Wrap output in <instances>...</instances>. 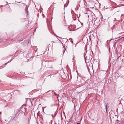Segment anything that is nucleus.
I'll return each instance as SVG.
<instances>
[{
    "label": "nucleus",
    "mask_w": 124,
    "mask_h": 124,
    "mask_svg": "<svg viewBox=\"0 0 124 124\" xmlns=\"http://www.w3.org/2000/svg\"><path fill=\"white\" fill-rule=\"evenodd\" d=\"M87 79L85 77H82V78L80 77H77V80L79 83H83Z\"/></svg>",
    "instance_id": "f257e3e1"
},
{
    "label": "nucleus",
    "mask_w": 124,
    "mask_h": 124,
    "mask_svg": "<svg viewBox=\"0 0 124 124\" xmlns=\"http://www.w3.org/2000/svg\"><path fill=\"white\" fill-rule=\"evenodd\" d=\"M90 58H89V56H86V58H85V61L86 63L88 62L87 61L90 60Z\"/></svg>",
    "instance_id": "f03ea898"
},
{
    "label": "nucleus",
    "mask_w": 124,
    "mask_h": 124,
    "mask_svg": "<svg viewBox=\"0 0 124 124\" xmlns=\"http://www.w3.org/2000/svg\"><path fill=\"white\" fill-rule=\"evenodd\" d=\"M62 41L63 43H66L68 41V39L65 38H63L62 39Z\"/></svg>",
    "instance_id": "7ed1b4c3"
},
{
    "label": "nucleus",
    "mask_w": 124,
    "mask_h": 124,
    "mask_svg": "<svg viewBox=\"0 0 124 124\" xmlns=\"http://www.w3.org/2000/svg\"><path fill=\"white\" fill-rule=\"evenodd\" d=\"M87 63H86V64H87V66L88 68L89 65V66L90 67H91L92 66V63H91V62H89V61H88V62H87Z\"/></svg>",
    "instance_id": "20e7f679"
},
{
    "label": "nucleus",
    "mask_w": 124,
    "mask_h": 124,
    "mask_svg": "<svg viewBox=\"0 0 124 124\" xmlns=\"http://www.w3.org/2000/svg\"><path fill=\"white\" fill-rule=\"evenodd\" d=\"M26 107V105L25 104H24L21 106V107L19 108V109H20L23 108H24V109H25Z\"/></svg>",
    "instance_id": "39448f33"
},
{
    "label": "nucleus",
    "mask_w": 124,
    "mask_h": 124,
    "mask_svg": "<svg viewBox=\"0 0 124 124\" xmlns=\"http://www.w3.org/2000/svg\"><path fill=\"white\" fill-rule=\"evenodd\" d=\"M106 111L107 113L108 112V105H106Z\"/></svg>",
    "instance_id": "423d86ee"
},
{
    "label": "nucleus",
    "mask_w": 124,
    "mask_h": 124,
    "mask_svg": "<svg viewBox=\"0 0 124 124\" xmlns=\"http://www.w3.org/2000/svg\"><path fill=\"white\" fill-rule=\"evenodd\" d=\"M26 12H27V15H28V10H27V9H26Z\"/></svg>",
    "instance_id": "0eeeda50"
},
{
    "label": "nucleus",
    "mask_w": 124,
    "mask_h": 124,
    "mask_svg": "<svg viewBox=\"0 0 124 124\" xmlns=\"http://www.w3.org/2000/svg\"><path fill=\"white\" fill-rule=\"evenodd\" d=\"M42 16H43V17L44 18V15L43 14H42Z\"/></svg>",
    "instance_id": "6e6552de"
},
{
    "label": "nucleus",
    "mask_w": 124,
    "mask_h": 124,
    "mask_svg": "<svg viewBox=\"0 0 124 124\" xmlns=\"http://www.w3.org/2000/svg\"><path fill=\"white\" fill-rule=\"evenodd\" d=\"M76 124H80V123H77Z\"/></svg>",
    "instance_id": "1a4fd4ad"
},
{
    "label": "nucleus",
    "mask_w": 124,
    "mask_h": 124,
    "mask_svg": "<svg viewBox=\"0 0 124 124\" xmlns=\"http://www.w3.org/2000/svg\"><path fill=\"white\" fill-rule=\"evenodd\" d=\"M124 38V37H122L121 38V39H123V38Z\"/></svg>",
    "instance_id": "9d476101"
},
{
    "label": "nucleus",
    "mask_w": 124,
    "mask_h": 124,
    "mask_svg": "<svg viewBox=\"0 0 124 124\" xmlns=\"http://www.w3.org/2000/svg\"><path fill=\"white\" fill-rule=\"evenodd\" d=\"M1 113H2V112H0V114H1Z\"/></svg>",
    "instance_id": "9b49d317"
},
{
    "label": "nucleus",
    "mask_w": 124,
    "mask_h": 124,
    "mask_svg": "<svg viewBox=\"0 0 124 124\" xmlns=\"http://www.w3.org/2000/svg\"><path fill=\"white\" fill-rule=\"evenodd\" d=\"M53 42L54 43H55V42H54V41H53L52 42Z\"/></svg>",
    "instance_id": "f8f14e48"
},
{
    "label": "nucleus",
    "mask_w": 124,
    "mask_h": 124,
    "mask_svg": "<svg viewBox=\"0 0 124 124\" xmlns=\"http://www.w3.org/2000/svg\"><path fill=\"white\" fill-rule=\"evenodd\" d=\"M54 93L55 94H56V93Z\"/></svg>",
    "instance_id": "ddd939ff"
},
{
    "label": "nucleus",
    "mask_w": 124,
    "mask_h": 124,
    "mask_svg": "<svg viewBox=\"0 0 124 124\" xmlns=\"http://www.w3.org/2000/svg\"><path fill=\"white\" fill-rule=\"evenodd\" d=\"M54 124H56V123H55Z\"/></svg>",
    "instance_id": "4468645a"
}]
</instances>
